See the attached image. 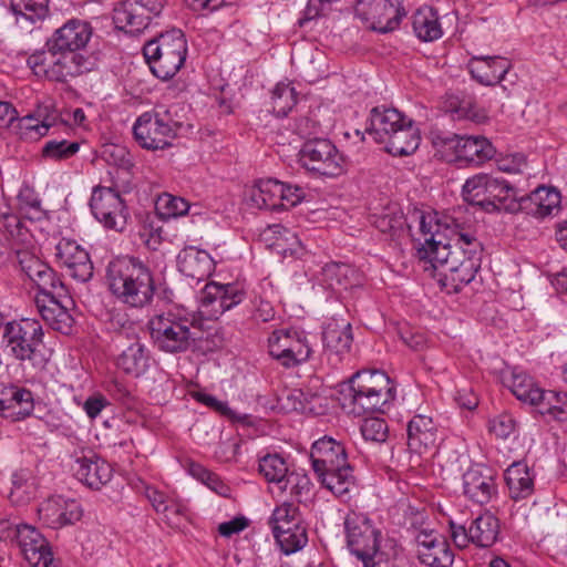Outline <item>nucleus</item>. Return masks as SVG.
Returning a JSON list of instances; mask_svg holds the SVG:
<instances>
[{
  "label": "nucleus",
  "mask_w": 567,
  "mask_h": 567,
  "mask_svg": "<svg viewBox=\"0 0 567 567\" xmlns=\"http://www.w3.org/2000/svg\"><path fill=\"white\" fill-rule=\"evenodd\" d=\"M413 217L419 225L416 256L430 265L425 270L432 269L441 285L450 286L454 292L473 281L481 268L483 246L462 210L441 220L420 210Z\"/></svg>",
  "instance_id": "nucleus-1"
},
{
  "label": "nucleus",
  "mask_w": 567,
  "mask_h": 567,
  "mask_svg": "<svg viewBox=\"0 0 567 567\" xmlns=\"http://www.w3.org/2000/svg\"><path fill=\"white\" fill-rule=\"evenodd\" d=\"M105 279L116 299L130 307L143 308L153 300V274L138 258L123 256L112 259L106 267Z\"/></svg>",
  "instance_id": "nucleus-2"
},
{
  "label": "nucleus",
  "mask_w": 567,
  "mask_h": 567,
  "mask_svg": "<svg viewBox=\"0 0 567 567\" xmlns=\"http://www.w3.org/2000/svg\"><path fill=\"white\" fill-rule=\"evenodd\" d=\"M315 474L323 487L337 497L347 499L355 489L353 468L348 462L344 446L334 439L323 436L317 440L310 452Z\"/></svg>",
  "instance_id": "nucleus-3"
},
{
  "label": "nucleus",
  "mask_w": 567,
  "mask_h": 567,
  "mask_svg": "<svg viewBox=\"0 0 567 567\" xmlns=\"http://www.w3.org/2000/svg\"><path fill=\"white\" fill-rule=\"evenodd\" d=\"M389 378L379 370L355 372L340 390L342 409L357 416L384 412V408L393 400Z\"/></svg>",
  "instance_id": "nucleus-4"
},
{
  "label": "nucleus",
  "mask_w": 567,
  "mask_h": 567,
  "mask_svg": "<svg viewBox=\"0 0 567 567\" xmlns=\"http://www.w3.org/2000/svg\"><path fill=\"white\" fill-rule=\"evenodd\" d=\"M203 321L194 312L175 307L154 316L148 321L151 338L163 352L187 351L200 338Z\"/></svg>",
  "instance_id": "nucleus-5"
},
{
  "label": "nucleus",
  "mask_w": 567,
  "mask_h": 567,
  "mask_svg": "<svg viewBox=\"0 0 567 567\" xmlns=\"http://www.w3.org/2000/svg\"><path fill=\"white\" fill-rule=\"evenodd\" d=\"M0 348L24 369L43 371L49 362L43 346V330L35 320L13 319L1 333Z\"/></svg>",
  "instance_id": "nucleus-6"
},
{
  "label": "nucleus",
  "mask_w": 567,
  "mask_h": 567,
  "mask_svg": "<svg viewBox=\"0 0 567 567\" xmlns=\"http://www.w3.org/2000/svg\"><path fill=\"white\" fill-rule=\"evenodd\" d=\"M431 140L435 155L461 167L481 166L496 154L491 141L482 135L433 132Z\"/></svg>",
  "instance_id": "nucleus-7"
},
{
  "label": "nucleus",
  "mask_w": 567,
  "mask_h": 567,
  "mask_svg": "<svg viewBox=\"0 0 567 567\" xmlns=\"http://www.w3.org/2000/svg\"><path fill=\"white\" fill-rule=\"evenodd\" d=\"M462 194L467 203L481 206L488 213L495 210L519 212L518 192L503 177L478 173L466 179Z\"/></svg>",
  "instance_id": "nucleus-8"
},
{
  "label": "nucleus",
  "mask_w": 567,
  "mask_h": 567,
  "mask_svg": "<svg viewBox=\"0 0 567 567\" xmlns=\"http://www.w3.org/2000/svg\"><path fill=\"white\" fill-rule=\"evenodd\" d=\"M181 126L176 105H156L153 111L137 117L133 134L137 144L145 150H164L172 145Z\"/></svg>",
  "instance_id": "nucleus-9"
},
{
  "label": "nucleus",
  "mask_w": 567,
  "mask_h": 567,
  "mask_svg": "<svg viewBox=\"0 0 567 567\" xmlns=\"http://www.w3.org/2000/svg\"><path fill=\"white\" fill-rule=\"evenodd\" d=\"M143 54L153 74L161 80L172 79L184 65L187 42L179 29H172L147 41Z\"/></svg>",
  "instance_id": "nucleus-10"
},
{
  "label": "nucleus",
  "mask_w": 567,
  "mask_h": 567,
  "mask_svg": "<svg viewBox=\"0 0 567 567\" xmlns=\"http://www.w3.org/2000/svg\"><path fill=\"white\" fill-rule=\"evenodd\" d=\"M28 66L37 76L50 81L65 82L69 78H76L94 68V60L83 53L59 51H37L27 60Z\"/></svg>",
  "instance_id": "nucleus-11"
},
{
  "label": "nucleus",
  "mask_w": 567,
  "mask_h": 567,
  "mask_svg": "<svg viewBox=\"0 0 567 567\" xmlns=\"http://www.w3.org/2000/svg\"><path fill=\"white\" fill-rule=\"evenodd\" d=\"M347 545L364 567L375 566L381 532L362 513L350 512L344 518Z\"/></svg>",
  "instance_id": "nucleus-12"
},
{
  "label": "nucleus",
  "mask_w": 567,
  "mask_h": 567,
  "mask_svg": "<svg viewBox=\"0 0 567 567\" xmlns=\"http://www.w3.org/2000/svg\"><path fill=\"white\" fill-rule=\"evenodd\" d=\"M299 163L310 173L336 177L343 172L344 158L330 140L315 137L302 144Z\"/></svg>",
  "instance_id": "nucleus-13"
},
{
  "label": "nucleus",
  "mask_w": 567,
  "mask_h": 567,
  "mask_svg": "<svg viewBox=\"0 0 567 567\" xmlns=\"http://www.w3.org/2000/svg\"><path fill=\"white\" fill-rule=\"evenodd\" d=\"M270 355L286 368L306 362L311 348L305 331L296 328L275 330L268 339Z\"/></svg>",
  "instance_id": "nucleus-14"
},
{
  "label": "nucleus",
  "mask_w": 567,
  "mask_h": 567,
  "mask_svg": "<svg viewBox=\"0 0 567 567\" xmlns=\"http://www.w3.org/2000/svg\"><path fill=\"white\" fill-rule=\"evenodd\" d=\"M90 207L94 217L109 229L123 231L130 217L124 199L113 187L97 186L93 189Z\"/></svg>",
  "instance_id": "nucleus-15"
},
{
  "label": "nucleus",
  "mask_w": 567,
  "mask_h": 567,
  "mask_svg": "<svg viewBox=\"0 0 567 567\" xmlns=\"http://www.w3.org/2000/svg\"><path fill=\"white\" fill-rule=\"evenodd\" d=\"M164 3L165 0H125L114 9V24L118 30L137 34L148 25L152 17L161 14Z\"/></svg>",
  "instance_id": "nucleus-16"
},
{
  "label": "nucleus",
  "mask_w": 567,
  "mask_h": 567,
  "mask_svg": "<svg viewBox=\"0 0 567 567\" xmlns=\"http://www.w3.org/2000/svg\"><path fill=\"white\" fill-rule=\"evenodd\" d=\"M245 298V291L237 284L205 285L200 291L199 310L208 319H218L225 311L239 305Z\"/></svg>",
  "instance_id": "nucleus-17"
},
{
  "label": "nucleus",
  "mask_w": 567,
  "mask_h": 567,
  "mask_svg": "<svg viewBox=\"0 0 567 567\" xmlns=\"http://www.w3.org/2000/svg\"><path fill=\"white\" fill-rule=\"evenodd\" d=\"M355 16L368 29L388 33L398 28L402 12L398 0H370L360 3Z\"/></svg>",
  "instance_id": "nucleus-18"
},
{
  "label": "nucleus",
  "mask_w": 567,
  "mask_h": 567,
  "mask_svg": "<svg viewBox=\"0 0 567 567\" xmlns=\"http://www.w3.org/2000/svg\"><path fill=\"white\" fill-rule=\"evenodd\" d=\"M93 34V28L86 20L72 18L58 28L47 40L45 45L53 52L68 51L81 53Z\"/></svg>",
  "instance_id": "nucleus-19"
},
{
  "label": "nucleus",
  "mask_w": 567,
  "mask_h": 567,
  "mask_svg": "<svg viewBox=\"0 0 567 567\" xmlns=\"http://www.w3.org/2000/svg\"><path fill=\"white\" fill-rule=\"evenodd\" d=\"M34 411V395L23 386L9 384L0 392V417L16 423L31 416Z\"/></svg>",
  "instance_id": "nucleus-20"
},
{
  "label": "nucleus",
  "mask_w": 567,
  "mask_h": 567,
  "mask_svg": "<svg viewBox=\"0 0 567 567\" xmlns=\"http://www.w3.org/2000/svg\"><path fill=\"white\" fill-rule=\"evenodd\" d=\"M56 257L74 280L86 282L93 277V264L90 255L76 241L62 239L56 245Z\"/></svg>",
  "instance_id": "nucleus-21"
},
{
  "label": "nucleus",
  "mask_w": 567,
  "mask_h": 567,
  "mask_svg": "<svg viewBox=\"0 0 567 567\" xmlns=\"http://www.w3.org/2000/svg\"><path fill=\"white\" fill-rule=\"evenodd\" d=\"M38 514L43 524L50 528L56 529L80 520L82 517V508L74 499H68L62 496H51L40 504Z\"/></svg>",
  "instance_id": "nucleus-22"
},
{
  "label": "nucleus",
  "mask_w": 567,
  "mask_h": 567,
  "mask_svg": "<svg viewBox=\"0 0 567 567\" xmlns=\"http://www.w3.org/2000/svg\"><path fill=\"white\" fill-rule=\"evenodd\" d=\"M18 546L31 567H60L53 558L49 542L34 527L22 525Z\"/></svg>",
  "instance_id": "nucleus-23"
},
{
  "label": "nucleus",
  "mask_w": 567,
  "mask_h": 567,
  "mask_svg": "<svg viewBox=\"0 0 567 567\" xmlns=\"http://www.w3.org/2000/svg\"><path fill=\"white\" fill-rule=\"evenodd\" d=\"M463 493L472 502L485 505L497 495V484L491 470L475 465L463 474Z\"/></svg>",
  "instance_id": "nucleus-24"
},
{
  "label": "nucleus",
  "mask_w": 567,
  "mask_h": 567,
  "mask_svg": "<svg viewBox=\"0 0 567 567\" xmlns=\"http://www.w3.org/2000/svg\"><path fill=\"white\" fill-rule=\"evenodd\" d=\"M20 265L42 295L51 297V299L65 295V287L56 272L39 258L27 256L24 259L20 260Z\"/></svg>",
  "instance_id": "nucleus-25"
},
{
  "label": "nucleus",
  "mask_w": 567,
  "mask_h": 567,
  "mask_svg": "<svg viewBox=\"0 0 567 567\" xmlns=\"http://www.w3.org/2000/svg\"><path fill=\"white\" fill-rule=\"evenodd\" d=\"M519 212L537 218H544L557 213L560 208V194L553 187L539 186L529 195H517Z\"/></svg>",
  "instance_id": "nucleus-26"
},
{
  "label": "nucleus",
  "mask_w": 567,
  "mask_h": 567,
  "mask_svg": "<svg viewBox=\"0 0 567 567\" xmlns=\"http://www.w3.org/2000/svg\"><path fill=\"white\" fill-rule=\"evenodd\" d=\"M417 557L430 567H450L453 564V553L449 544L433 533L421 532L416 536Z\"/></svg>",
  "instance_id": "nucleus-27"
},
{
  "label": "nucleus",
  "mask_w": 567,
  "mask_h": 567,
  "mask_svg": "<svg viewBox=\"0 0 567 567\" xmlns=\"http://www.w3.org/2000/svg\"><path fill=\"white\" fill-rule=\"evenodd\" d=\"M73 471L80 482L93 489H100L112 478L111 465L92 452L78 457Z\"/></svg>",
  "instance_id": "nucleus-28"
},
{
  "label": "nucleus",
  "mask_w": 567,
  "mask_h": 567,
  "mask_svg": "<svg viewBox=\"0 0 567 567\" xmlns=\"http://www.w3.org/2000/svg\"><path fill=\"white\" fill-rule=\"evenodd\" d=\"M321 282L336 292L347 291L363 285L362 274L343 262H330L322 267Z\"/></svg>",
  "instance_id": "nucleus-29"
},
{
  "label": "nucleus",
  "mask_w": 567,
  "mask_h": 567,
  "mask_svg": "<svg viewBox=\"0 0 567 567\" xmlns=\"http://www.w3.org/2000/svg\"><path fill=\"white\" fill-rule=\"evenodd\" d=\"M406 118L396 109L375 106L370 112L367 132L381 144L389 141L390 135L400 128Z\"/></svg>",
  "instance_id": "nucleus-30"
},
{
  "label": "nucleus",
  "mask_w": 567,
  "mask_h": 567,
  "mask_svg": "<svg viewBox=\"0 0 567 567\" xmlns=\"http://www.w3.org/2000/svg\"><path fill=\"white\" fill-rule=\"evenodd\" d=\"M439 441L437 427L430 416L417 414L408 424V445L410 450L422 453L435 447Z\"/></svg>",
  "instance_id": "nucleus-31"
},
{
  "label": "nucleus",
  "mask_w": 567,
  "mask_h": 567,
  "mask_svg": "<svg viewBox=\"0 0 567 567\" xmlns=\"http://www.w3.org/2000/svg\"><path fill=\"white\" fill-rule=\"evenodd\" d=\"M150 365V352L145 344L133 338L116 358V367L125 374L138 378L144 374Z\"/></svg>",
  "instance_id": "nucleus-32"
},
{
  "label": "nucleus",
  "mask_w": 567,
  "mask_h": 567,
  "mask_svg": "<svg viewBox=\"0 0 567 567\" xmlns=\"http://www.w3.org/2000/svg\"><path fill=\"white\" fill-rule=\"evenodd\" d=\"M511 69V62L503 56H475L472 60L471 74L481 84L499 83Z\"/></svg>",
  "instance_id": "nucleus-33"
},
{
  "label": "nucleus",
  "mask_w": 567,
  "mask_h": 567,
  "mask_svg": "<svg viewBox=\"0 0 567 567\" xmlns=\"http://www.w3.org/2000/svg\"><path fill=\"white\" fill-rule=\"evenodd\" d=\"M503 382L519 401L538 408L545 390L538 388L525 372L513 368L503 374Z\"/></svg>",
  "instance_id": "nucleus-34"
},
{
  "label": "nucleus",
  "mask_w": 567,
  "mask_h": 567,
  "mask_svg": "<svg viewBox=\"0 0 567 567\" xmlns=\"http://www.w3.org/2000/svg\"><path fill=\"white\" fill-rule=\"evenodd\" d=\"M178 268L186 277L200 281L214 270V260L206 250L188 247L178 255Z\"/></svg>",
  "instance_id": "nucleus-35"
},
{
  "label": "nucleus",
  "mask_w": 567,
  "mask_h": 567,
  "mask_svg": "<svg viewBox=\"0 0 567 567\" xmlns=\"http://www.w3.org/2000/svg\"><path fill=\"white\" fill-rule=\"evenodd\" d=\"M420 142L421 136L417 127L414 126L412 120L406 118L400 128L390 135L389 141L381 144L393 156H408L417 150Z\"/></svg>",
  "instance_id": "nucleus-36"
},
{
  "label": "nucleus",
  "mask_w": 567,
  "mask_h": 567,
  "mask_svg": "<svg viewBox=\"0 0 567 567\" xmlns=\"http://www.w3.org/2000/svg\"><path fill=\"white\" fill-rule=\"evenodd\" d=\"M282 182L275 178L260 179L249 190L251 205L259 209L280 210Z\"/></svg>",
  "instance_id": "nucleus-37"
},
{
  "label": "nucleus",
  "mask_w": 567,
  "mask_h": 567,
  "mask_svg": "<svg viewBox=\"0 0 567 567\" xmlns=\"http://www.w3.org/2000/svg\"><path fill=\"white\" fill-rule=\"evenodd\" d=\"M505 480L514 501L525 499L534 492V474L523 462L513 463L505 472Z\"/></svg>",
  "instance_id": "nucleus-38"
},
{
  "label": "nucleus",
  "mask_w": 567,
  "mask_h": 567,
  "mask_svg": "<svg viewBox=\"0 0 567 567\" xmlns=\"http://www.w3.org/2000/svg\"><path fill=\"white\" fill-rule=\"evenodd\" d=\"M412 28L415 35L424 42L435 41L443 34L439 14L429 6L421 7L413 13Z\"/></svg>",
  "instance_id": "nucleus-39"
},
{
  "label": "nucleus",
  "mask_w": 567,
  "mask_h": 567,
  "mask_svg": "<svg viewBox=\"0 0 567 567\" xmlns=\"http://www.w3.org/2000/svg\"><path fill=\"white\" fill-rule=\"evenodd\" d=\"M499 522L491 513L476 517L470 525V537L472 543L480 547H489L498 538Z\"/></svg>",
  "instance_id": "nucleus-40"
},
{
  "label": "nucleus",
  "mask_w": 567,
  "mask_h": 567,
  "mask_svg": "<svg viewBox=\"0 0 567 567\" xmlns=\"http://www.w3.org/2000/svg\"><path fill=\"white\" fill-rule=\"evenodd\" d=\"M322 340L327 350L336 354L349 352L353 341L351 324L329 323L323 330Z\"/></svg>",
  "instance_id": "nucleus-41"
},
{
  "label": "nucleus",
  "mask_w": 567,
  "mask_h": 567,
  "mask_svg": "<svg viewBox=\"0 0 567 567\" xmlns=\"http://www.w3.org/2000/svg\"><path fill=\"white\" fill-rule=\"evenodd\" d=\"M258 470L267 482L277 484H282L289 473L286 458L278 453L261 456Z\"/></svg>",
  "instance_id": "nucleus-42"
},
{
  "label": "nucleus",
  "mask_w": 567,
  "mask_h": 567,
  "mask_svg": "<svg viewBox=\"0 0 567 567\" xmlns=\"http://www.w3.org/2000/svg\"><path fill=\"white\" fill-rule=\"evenodd\" d=\"M274 536L288 529L302 526L300 523L299 511L291 503H284L277 506L270 517Z\"/></svg>",
  "instance_id": "nucleus-43"
},
{
  "label": "nucleus",
  "mask_w": 567,
  "mask_h": 567,
  "mask_svg": "<svg viewBox=\"0 0 567 567\" xmlns=\"http://www.w3.org/2000/svg\"><path fill=\"white\" fill-rule=\"evenodd\" d=\"M10 8L14 16L34 23L48 16L49 0H10Z\"/></svg>",
  "instance_id": "nucleus-44"
},
{
  "label": "nucleus",
  "mask_w": 567,
  "mask_h": 567,
  "mask_svg": "<svg viewBox=\"0 0 567 567\" xmlns=\"http://www.w3.org/2000/svg\"><path fill=\"white\" fill-rule=\"evenodd\" d=\"M297 103V92L289 83H278L272 90V112L279 116H286Z\"/></svg>",
  "instance_id": "nucleus-45"
},
{
  "label": "nucleus",
  "mask_w": 567,
  "mask_h": 567,
  "mask_svg": "<svg viewBox=\"0 0 567 567\" xmlns=\"http://www.w3.org/2000/svg\"><path fill=\"white\" fill-rule=\"evenodd\" d=\"M190 205L188 202L167 193L158 196L156 202V210L165 219L183 216L188 213Z\"/></svg>",
  "instance_id": "nucleus-46"
},
{
  "label": "nucleus",
  "mask_w": 567,
  "mask_h": 567,
  "mask_svg": "<svg viewBox=\"0 0 567 567\" xmlns=\"http://www.w3.org/2000/svg\"><path fill=\"white\" fill-rule=\"evenodd\" d=\"M275 538L286 555H290L302 549L308 542L307 532L303 526L277 534L275 535Z\"/></svg>",
  "instance_id": "nucleus-47"
},
{
  "label": "nucleus",
  "mask_w": 567,
  "mask_h": 567,
  "mask_svg": "<svg viewBox=\"0 0 567 567\" xmlns=\"http://www.w3.org/2000/svg\"><path fill=\"white\" fill-rule=\"evenodd\" d=\"M311 481L306 473L289 472L280 486L281 491L289 492L291 496L299 502L303 496H308L311 491Z\"/></svg>",
  "instance_id": "nucleus-48"
},
{
  "label": "nucleus",
  "mask_w": 567,
  "mask_h": 567,
  "mask_svg": "<svg viewBox=\"0 0 567 567\" xmlns=\"http://www.w3.org/2000/svg\"><path fill=\"white\" fill-rule=\"evenodd\" d=\"M79 148L80 144L78 142H69L66 140H51L44 144L42 148V155L48 159L61 161L76 154Z\"/></svg>",
  "instance_id": "nucleus-49"
},
{
  "label": "nucleus",
  "mask_w": 567,
  "mask_h": 567,
  "mask_svg": "<svg viewBox=\"0 0 567 567\" xmlns=\"http://www.w3.org/2000/svg\"><path fill=\"white\" fill-rule=\"evenodd\" d=\"M17 121L18 133L21 137L30 140H38L44 136L51 126L45 120L41 121L32 114L17 118Z\"/></svg>",
  "instance_id": "nucleus-50"
},
{
  "label": "nucleus",
  "mask_w": 567,
  "mask_h": 567,
  "mask_svg": "<svg viewBox=\"0 0 567 567\" xmlns=\"http://www.w3.org/2000/svg\"><path fill=\"white\" fill-rule=\"evenodd\" d=\"M12 487L9 497L14 504H24L29 502L33 495V484L24 472H18L12 475Z\"/></svg>",
  "instance_id": "nucleus-51"
},
{
  "label": "nucleus",
  "mask_w": 567,
  "mask_h": 567,
  "mask_svg": "<svg viewBox=\"0 0 567 567\" xmlns=\"http://www.w3.org/2000/svg\"><path fill=\"white\" fill-rule=\"evenodd\" d=\"M360 431L365 441L374 443L385 442L389 434L386 422L380 417L365 419L361 424Z\"/></svg>",
  "instance_id": "nucleus-52"
},
{
  "label": "nucleus",
  "mask_w": 567,
  "mask_h": 567,
  "mask_svg": "<svg viewBox=\"0 0 567 567\" xmlns=\"http://www.w3.org/2000/svg\"><path fill=\"white\" fill-rule=\"evenodd\" d=\"M567 405V393L544 391L537 411L540 414H549L555 420L560 414V408Z\"/></svg>",
  "instance_id": "nucleus-53"
},
{
  "label": "nucleus",
  "mask_w": 567,
  "mask_h": 567,
  "mask_svg": "<svg viewBox=\"0 0 567 567\" xmlns=\"http://www.w3.org/2000/svg\"><path fill=\"white\" fill-rule=\"evenodd\" d=\"M515 420L511 414H499L489 421V432L499 439H507L515 431Z\"/></svg>",
  "instance_id": "nucleus-54"
},
{
  "label": "nucleus",
  "mask_w": 567,
  "mask_h": 567,
  "mask_svg": "<svg viewBox=\"0 0 567 567\" xmlns=\"http://www.w3.org/2000/svg\"><path fill=\"white\" fill-rule=\"evenodd\" d=\"M282 194L280 195V209L295 207L306 197V190L292 184L282 183Z\"/></svg>",
  "instance_id": "nucleus-55"
},
{
  "label": "nucleus",
  "mask_w": 567,
  "mask_h": 567,
  "mask_svg": "<svg viewBox=\"0 0 567 567\" xmlns=\"http://www.w3.org/2000/svg\"><path fill=\"white\" fill-rule=\"evenodd\" d=\"M146 496L157 513H163L166 516H168L169 512H173L175 514L179 513L177 506L167 503L166 497L162 492L154 488H148L146 492Z\"/></svg>",
  "instance_id": "nucleus-56"
},
{
  "label": "nucleus",
  "mask_w": 567,
  "mask_h": 567,
  "mask_svg": "<svg viewBox=\"0 0 567 567\" xmlns=\"http://www.w3.org/2000/svg\"><path fill=\"white\" fill-rule=\"evenodd\" d=\"M52 300L56 306V311L53 316V320H51V327L52 329L60 331L63 334H68L72 330L73 318L65 309L60 307L54 299Z\"/></svg>",
  "instance_id": "nucleus-57"
},
{
  "label": "nucleus",
  "mask_w": 567,
  "mask_h": 567,
  "mask_svg": "<svg viewBox=\"0 0 567 567\" xmlns=\"http://www.w3.org/2000/svg\"><path fill=\"white\" fill-rule=\"evenodd\" d=\"M194 399L206 406L213 409L214 411L220 413L221 415L229 416L231 414V409L228 406L227 402L219 401L214 395H210L205 392H195L193 394Z\"/></svg>",
  "instance_id": "nucleus-58"
},
{
  "label": "nucleus",
  "mask_w": 567,
  "mask_h": 567,
  "mask_svg": "<svg viewBox=\"0 0 567 567\" xmlns=\"http://www.w3.org/2000/svg\"><path fill=\"white\" fill-rule=\"evenodd\" d=\"M190 474L206 484L210 489H214L217 485H220L219 476L208 471L200 464H192Z\"/></svg>",
  "instance_id": "nucleus-59"
},
{
  "label": "nucleus",
  "mask_w": 567,
  "mask_h": 567,
  "mask_svg": "<svg viewBox=\"0 0 567 567\" xmlns=\"http://www.w3.org/2000/svg\"><path fill=\"white\" fill-rule=\"evenodd\" d=\"M274 317H275V309L269 301L264 300L261 298H258L254 301L252 318L256 321L268 322V321L272 320Z\"/></svg>",
  "instance_id": "nucleus-60"
},
{
  "label": "nucleus",
  "mask_w": 567,
  "mask_h": 567,
  "mask_svg": "<svg viewBox=\"0 0 567 567\" xmlns=\"http://www.w3.org/2000/svg\"><path fill=\"white\" fill-rule=\"evenodd\" d=\"M247 525L248 522L245 517H236L231 520L221 523L218 526V532L224 537H230L244 530Z\"/></svg>",
  "instance_id": "nucleus-61"
},
{
  "label": "nucleus",
  "mask_w": 567,
  "mask_h": 567,
  "mask_svg": "<svg viewBox=\"0 0 567 567\" xmlns=\"http://www.w3.org/2000/svg\"><path fill=\"white\" fill-rule=\"evenodd\" d=\"M109 405L107 400L103 395H93L85 400L83 410L89 417L95 419L101 411Z\"/></svg>",
  "instance_id": "nucleus-62"
},
{
  "label": "nucleus",
  "mask_w": 567,
  "mask_h": 567,
  "mask_svg": "<svg viewBox=\"0 0 567 567\" xmlns=\"http://www.w3.org/2000/svg\"><path fill=\"white\" fill-rule=\"evenodd\" d=\"M22 525L12 524L9 520H0V539L10 540L19 544L20 534L22 533Z\"/></svg>",
  "instance_id": "nucleus-63"
},
{
  "label": "nucleus",
  "mask_w": 567,
  "mask_h": 567,
  "mask_svg": "<svg viewBox=\"0 0 567 567\" xmlns=\"http://www.w3.org/2000/svg\"><path fill=\"white\" fill-rule=\"evenodd\" d=\"M17 110L9 102L0 101V127L10 126L18 117Z\"/></svg>",
  "instance_id": "nucleus-64"
}]
</instances>
